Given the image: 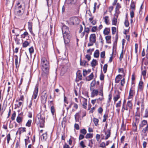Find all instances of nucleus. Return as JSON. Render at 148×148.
Wrapping results in <instances>:
<instances>
[{"instance_id":"obj_63","label":"nucleus","mask_w":148,"mask_h":148,"mask_svg":"<svg viewBox=\"0 0 148 148\" xmlns=\"http://www.w3.org/2000/svg\"><path fill=\"white\" fill-rule=\"evenodd\" d=\"M103 111V109L102 107H99L98 109V112L100 114L102 113Z\"/></svg>"},{"instance_id":"obj_40","label":"nucleus","mask_w":148,"mask_h":148,"mask_svg":"<svg viewBox=\"0 0 148 148\" xmlns=\"http://www.w3.org/2000/svg\"><path fill=\"white\" fill-rule=\"evenodd\" d=\"M93 135L92 134L88 133L85 136L86 138H92L93 137Z\"/></svg>"},{"instance_id":"obj_41","label":"nucleus","mask_w":148,"mask_h":148,"mask_svg":"<svg viewBox=\"0 0 148 148\" xmlns=\"http://www.w3.org/2000/svg\"><path fill=\"white\" fill-rule=\"evenodd\" d=\"M32 122V120H29L26 124V126L28 127H30L31 126Z\"/></svg>"},{"instance_id":"obj_39","label":"nucleus","mask_w":148,"mask_h":148,"mask_svg":"<svg viewBox=\"0 0 148 148\" xmlns=\"http://www.w3.org/2000/svg\"><path fill=\"white\" fill-rule=\"evenodd\" d=\"M51 110L53 116L54 114H55V110L53 106H51Z\"/></svg>"},{"instance_id":"obj_26","label":"nucleus","mask_w":148,"mask_h":148,"mask_svg":"<svg viewBox=\"0 0 148 148\" xmlns=\"http://www.w3.org/2000/svg\"><path fill=\"white\" fill-rule=\"evenodd\" d=\"M103 18L104 19L105 22L107 25L110 24L109 22V20L108 19L109 16H106L105 17H104Z\"/></svg>"},{"instance_id":"obj_27","label":"nucleus","mask_w":148,"mask_h":148,"mask_svg":"<svg viewBox=\"0 0 148 148\" xmlns=\"http://www.w3.org/2000/svg\"><path fill=\"white\" fill-rule=\"evenodd\" d=\"M91 66L93 67H94L97 64V62L96 60L93 59L91 63Z\"/></svg>"},{"instance_id":"obj_50","label":"nucleus","mask_w":148,"mask_h":148,"mask_svg":"<svg viewBox=\"0 0 148 148\" xmlns=\"http://www.w3.org/2000/svg\"><path fill=\"white\" fill-rule=\"evenodd\" d=\"M87 132L86 130L85 129H83L80 130V133L83 135H85Z\"/></svg>"},{"instance_id":"obj_48","label":"nucleus","mask_w":148,"mask_h":148,"mask_svg":"<svg viewBox=\"0 0 148 148\" xmlns=\"http://www.w3.org/2000/svg\"><path fill=\"white\" fill-rule=\"evenodd\" d=\"M100 90L99 92V95L101 96L102 97L103 96V87H101L100 88Z\"/></svg>"},{"instance_id":"obj_19","label":"nucleus","mask_w":148,"mask_h":148,"mask_svg":"<svg viewBox=\"0 0 148 148\" xmlns=\"http://www.w3.org/2000/svg\"><path fill=\"white\" fill-rule=\"evenodd\" d=\"M122 78L121 75L119 74L116 77L115 79V81L116 83H119L121 79Z\"/></svg>"},{"instance_id":"obj_18","label":"nucleus","mask_w":148,"mask_h":148,"mask_svg":"<svg viewBox=\"0 0 148 148\" xmlns=\"http://www.w3.org/2000/svg\"><path fill=\"white\" fill-rule=\"evenodd\" d=\"M110 28L106 27L103 30V33L105 35H108L110 33Z\"/></svg>"},{"instance_id":"obj_54","label":"nucleus","mask_w":148,"mask_h":148,"mask_svg":"<svg viewBox=\"0 0 148 148\" xmlns=\"http://www.w3.org/2000/svg\"><path fill=\"white\" fill-rule=\"evenodd\" d=\"M105 51L101 52V53L100 57L101 58H105Z\"/></svg>"},{"instance_id":"obj_12","label":"nucleus","mask_w":148,"mask_h":148,"mask_svg":"<svg viewBox=\"0 0 148 148\" xmlns=\"http://www.w3.org/2000/svg\"><path fill=\"white\" fill-rule=\"evenodd\" d=\"M15 9H22L25 10V8L22 7L21 5L20 4V2H18L16 4Z\"/></svg>"},{"instance_id":"obj_51","label":"nucleus","mask_w":148,"mask_h":148,"mask_svg":"<svg viewBox=\"0 0 148 148\" xmlns=\"http://www.w3.org/2000/svg\"><path fill=\"white\" fill-rule=\"evenodd\" d=\"M67 2L68 4H72L75 3V1L74 0H67Z\"/></svg>"},{"instance_id":"obj_53","label":"nucleus","mask_w":148,"mask_h":148,"mask_svg":"<svg viewBox=\"0 0 148 148\" xmlns=\"http://www.w3.org/2000/svg\"><path fill=\"white\" fill-rule=\"evenodd\" d=\"M124 24L126 27H128L129 25V23L128 19H125L124 22Z\"/></svg>"},{"instance_id":"obj_34","label":"nucleus","mask_w":148,"mask_h":148,"mask_svg":"<svg viewBox=\"0 0 148 148\" xmlns=\"http://www.w3.org/2000/svg\"><path fill=\"white\" fill-rule=\"evenodd\" d=\"M111 38V36H107L105 37V39L106 41V42L108 43H110L111 41H108L110 40Z\"/></svg>"},{"instance_id":"obj_5","label":"nucleus","mask_w":148,"mask_h":148,"mask_svg":"<svg viewBox=\"0 0 148 148\" xmlns=\"http://www.w3.org/2000/svg\"><path fill=\"white\" fill-rule=\"evenodd\" d=\"M62 29L63 34L70 33L69 27L64 24H63Z\"/></svg>"},{"instance_id":"obj_4","label":"nucleus","mask_w":148,"mask_h":148,"mask_svg":"<svg viewBox=\"0 0 148 148\" xmlns=\"http://www.w3.org/2000/svg\"><path fill=\"white\" fill-rule=\"evenodd\" d=\"M63 36L65 44H68L70 41L71 37L70 33L63 34Z\"/></svg>"},{"instance_id":"obj_6","label":"nucleus","mask_w":148,"mask_h":148,"mask_svg":"<svg viewBox=\"0 0 148 148\" xmlns=\"http://www.w3.org/2000/svg\"><path fill=\"white\" fill-rule=\"evenodd\" d=\"M25 10L15 9L14 12L15 15L17 16H21L23 14Z\"/></svg>"},{"instance_id":"obj_8","label":"nucleus","mask_w":148,"mask_h":148,"mask_svg":"<svg viewBox=\"0 0 148 148\" xmlns=\"http://www.w3.org/2000/svg\"><path fill=\"white\" fill-rule=\"evenodd\" d=\"M89 41L96 42V36L95 34H90L89 37Z\"/></svg>"},{"instance_id":"obj_1","label":"nucleus","mask_w":148,"mask_h":148,"mask_svg":"<svg viewBox=\"0 0 148 148\" xmlns=\"http://www.w3.org/2000/svg\"><path fill=\"white\" fill-rule=\"evenodd\" d=\"M41 64L42 65V70L43 71L45 76L46 77L49 74V63L45 58H42L41 62Z\"/></svg>"},{"instance_id":"obj_44","label":"nucleus","mask_w":148,"mask_h":148,"mask_svg":"<svg viewBox=\"0 0 148 148\" xmlns=\"http://www.w3.org/2000/svg\"><path fill=\"white\" fill-rule=\"evenodd\" d=\"M108 68V65L107 64H105L104 65L103 67V71L104 73L106 72L107 69Z\"/></svg>"},{"instance_id":"obj_45","label":"nucleus","mask_w":148,"mask_h":148,"mask_svg":"<svg viewBox=\"0 0 148 148\" xmlns=\"http://www.w3.org/2000/svg\"><path fill=\"white\" fill-rule=\"evenodd\" d=\"M77 77L80 80H81L82 79V74L81 73L79 72L77 73Z\"/></svg>"},{"instance_id":"obj_11","label":"nucleus","mask_w":148,"mask_h":148,"mask_svg":"<svg viewBox=\"0 0 148 148\" xmlns=\"http://www.w3.org/2000/svg\"><path fill=\"white\" fill-rule=\"evenodd\" d=\"M38 87L36 88L34 90L33 95V97L34 99H36L38 96Z\"/></svg>"},{"instance_id":"obj_64","label":"nucleus","mask_w":148,"mask_h":148,"mask_svg":"<svg viewBox=\"0 0 148 148\" xmlns=\"http://www.w3.org/2000/svg\"><path fill=\"white\" fill-rule=\"evenodd\" d=\"M63 148H70L69 146L66 143H65L63 146Z\"/></svg>"},{"instance_id":"obj_58","label":"nucleus","mask_w":148,"mask_h":148,"mask_svg":"<svg viewBox=\"0 0 148 148\" xmlns=\"http://www.w3.org/2000/svg\"><path fill=\"white\" fill-rule=\"evenodd\" d=\"M28 29H32V23L31 22H28Z\"/></svg>"},{"instance_id":"obj_25","label":"nucleus","mask_w":148,"mask_h":148,"mask_svg":"<svg viewBox=\"0 0 148 148\" xmlns=\"http://www.w3.org/2000/svg\"><path fill=\"white\" fill-rule=\"evenodd\" d=\"M127 106L129 107V112H130V110L132 109V104L130 101H127Z\"/></svg>"},{"instance_id":"obj_29","label":"nucleus","mask_w":148,"mask_h":148,"mask_svg":"<svg viewBox=\"0 0 148 148\" xmlns=\"http://www.w3.org/2000/svg\"><path fill=\"white\" fill-rule=\"evenodd\" d=\"M94 75L93 73H91L86 78V80L89 81L93 79Z\"/></svg>"},{"instance_id":"obj_37","label":"nucleus","mask_w":148,"mask_h":148,"mask_svg":"<svg viewBox=\"0 0 148 148\" xmlns=\"http://www.w3.org/2000/svg\"><path fill=\"white\" fill-rule=\"evenodd\" d=\"M29 45V43L27 41H25L23 43L22 45L23 47H26Z\"/></svg>"},{"instance_id":"obj_49","label":"nucleus","mask_w":148,"mask_h":148,"mask_svg":"<svg viewBox=\"0 0 148 148\" xmlns=\"http://www.w3.org/2000/svg\"><path fill=\"white\" fill-rule=\"evenodd\" d=\"M123 49H122L121 52V53L120 56L119 57V60L121 61L123 58Z\"/></svg>"},{"instance_id":"obj_31","label":"nucleus","mask_w":148,"mask_h":148,"mask_svg":"<svg viewBox=\"0 0 148 148\" xmlns=\"http://www.w3.org/2000/svg\"><path fill=\"white\" fill-rule=\"evenodd\" d=\"M120 94L119 92L117 95H116V96L114 97V102L117 101L118 100V99L120 98Z\"/></svg>"},{"instance_id":"obj_43","label":"nucleus","mask_w":148,"mask_h":148,"mask_svg":"<svg viewBox=\"0 0 148 148\" xmlns=\"http://www.w3.org/2000/svg\"><path fill=\"white\" fill-rule=\"evenodd\" d=\"M14 40L16 44L17 45H18L20 44V43L19 42V41H20V40L17 37H15L14 38Z\"/></svg>"},{"instance_id":"obj_9","label":"nucleus","mask_w":148,"mask_h":148,"mask_svg":"<svg viewBox=\"0 0 148 148\" xmlns=\"http://www.w3.org/2000/svg\"><path fill=\"white\" fill-rule=\"evenodd\" d=\"M147 121L143 120L141 121L140 122V124L139 125V127L140 129H142L145 126L147 125Z\"/></svg>"},{"instance_id":"obj_33","label":"nucleus","mask_w":148,"mask_h":148,"mask_svg":"<svg viewBox=\"0 0 148 148\" xmlns=\"http://www.w3.org/2000/svg\"><path fill=\"white\" fill-rule=\"evenodd\" d=\"M108 113H106L103 116V122H105L106 121L107 118L108 117Z\"/></svg>"},{"instance_id":"obj_47","label":"nucleus","mask_w":148,"mask_h":148,"mask_svg":"<svg viewBox=\"0 0 148 148\" xmlns=\"http://www.w3.org/2000/svg\"><path fill=\"white\" fill-rule=\"evenodd\" d=\"M130 7L131 8H132L135 10V5L134 1H132L130 5Z\"/></svg>"},{"instance_id":"obj_57","label":"nucleus","mask_w":148,"mask_h":148,"mask_svg":"<svg viewBox=\"0 0 148 148\" xmlns=\"http://www.w3.org/2000/svg\"><path fill=\"white\" fill-rule=\"evenodd\" d=\"M112 33L113 35L115 34L116 32V29L115 27H112Z\"/></svg>"},{"instance_id":"obj_2","label":"nucleus","mask_w":148,"mask_h":148,"mask_svg":"<svg viewBox=\"0 0 148 148\" xmlns=\"http://www.w3.org/2000/svg\"><path fill=\"white\" fill-rule=\"evenodd\" d=\"M45 118L43 117L40 114H38L36 119L35 123L37 125L39 124L40 127H44L45 125Z\"/></svg>"},{"instance_id":"obj_20","label":"nucleus","mask_w":148,"mask_h":148,"mask_svg":"<svg viewBox=\"0 0 148 148\" xmlns=\"http://www.w3.org/2000/svg\"><path fill=\"white\" fill-rule=\"evenodd\" d=\"M148 131V124L144 128H143L142 130V132L145 134L147 135V132Z\"/></svg>"},{"instance_id":"obj_61","label":"nucleus","mask_w":148,"mask_h":148,"mask_svg":"<svg viewBox=\"0 0 148 148\" xmlns=\"http://www.w3.org/2000/svg\"><path fill=\"white\" fill-rule=\"evenodd\" d=\"M7 143L9 144L10 140V134H8L7 136Z\"/></svg>"},{"instance_id":"obj_52","label":"nucleus","mask_w":148,"mask_h":148,"mask_svg":"<svg viewBox=\"0 0 148 148\" xmlns=\"http://www.w3.org/2000/svg\"><path fill=\"white\" fill-rule=\"evenodd\" d=\"M29 136H27V138L25 139V147H27V142L28 141V143H30V140H29Z\"/></svg>"},{"instance_id":"obj_62","label":"nucleus","mask_w":148,"mask_h":148,"mask_svg":"<svg viewBox=\"0 0 148 148\" xmlns=\"http://www.w3.org/2000/svg\"><path fill=\"white\" fill-rule=\"evenodd\" d=\"M89 31H90L89 28L88 27L86 28L85 26L84 27V32H86L87 33H88L87 34H88L89 32Z\"/></svg>"},{"instance_id":"obj_30","label":"nucleus","mask_w":148,"mask_h":148,"mask_svg":"<svg viewBox=\"0 0 148 148\" xmlns=\"http://www.w3.org/2000/svg\"><path fill=\"white\" fill-rule=\"evenodd\" d=\"M99 51L98 50H96L94 54V57L96 58H98L99 56Z\"/></svg>"},{"instance_id":"obj_13","label":"nucleus","mask_w":148,"mask_h":148,"mask_svg":"<svg viewBox=\"0 0 148 148\" xmlns=\"http://www.w3.org/2000/svg\"><path fill=\"white\" fill-rule=\"evenodd\" d=\"M47 133L46 132L45 133L43 134L41 136V139L42 141H46L47 138Z\"/></svg>"},{"instance_id":"obj_21","label":"nucleus","mask_w":148,"mask_h":148,"mask_svg":"<svg viewBox=\"0 0 148 148\" xmlns=\"http://www.w3.org/2000/svg\"><path fill=\"white\" fill-rule=\"evenodd\" d=\"M18 134L19 135H21V134L22 132H26V128L25 127H20L18 129Z\"/></svg>"},{"instance_id":"obj_55","label":"nucleus","mask_w":148,"mask_h":148,"mask_svg":"<svg viewBox=\"0 0 148 148\" xmlns=\"http://www.w3.org/2000/svg\"><path fill=\"white\" fill-rule=\"evenodd\" d=\"M16 112L15 111H14L12 114L11 118V119L12 121H14L15 120V118L16 116Z\"/></svg>"},{"instance_id":"obj_10","label":"nucleus","mask_w":148,"mask_h":148,"mask_svg":"<svg viewBox=\"0 0 148 148\" xmlns=\"http://www.w3.org/2000/svg\"><path fill=\"white\" fill-rule=\"evenodd\" d=\"M92 91L91 92V97H93L95 96H97L98 95L99 93V91L98 90L93 89L92 90Z\"/></svg>"},{"instance_id":"obj_17","label":"nucleus","mask_w":148,"mask_h":148,"mask_svg":"<svg viewBox=\"0 0 148 148\" xmlns=\"http://www.w3.org/2000/svg\"><path fill=\"white\" fill-rule=\"evenodd\" d=\"M43 94L41 96L42 100L46 101L47 99V95L46 92H45L44 91L43 92Z\"/></svg>"},{"instance_id":"obj_42","label":"nucleus","mask_w":148,"mask_h":148,"mask_svg":"<svg viewBox=\"0 0 148 148\" xmlns=\"http://www.w3.org/2000/svg\"><path fill=\"white\" fill-rule=\"evenodd\" d=\"M67 121V119H66V116H65L63 118V120L61 124L62 127H63V124H65V123Z\"/></svg>"},{"instance_id":"obj_7","label":"nucleus","mask_w":148,"mask_h":148,"mask_svg":"<svg viewBox=\"0 0 148 148\" xmlns=\"http://www.w3.org/2000/svg\"><path fill=\"white\" fill-rule=\"evenodd\" d=\"M135 93L134 88L133 86H132L130 90L128 99H130L132 98Z\"/></svg>"},{"instance_id":"obj_22","label":"nucleus","mask_w":148,"mask_h":148,"mask_svg":"<svg viewBox=\"0 0 148 148\" xmlns=\"http://www.w3.org/2000/svg\"><path fill=\"white\" fill-rule=\"evenodd\" d=\"M28 33L26 31L24 33L21 35V38L23 39L25 38L26 37L29 36Z\"/></svg>"},{"instance_id":"obj_28","label":"nucleus","mask_w":148,"mask_h":148,"mask_svg":"<svg viewBox=\"0 0 148 148\" xmlns=\"http://www.w3.org/2000/svg\"><path fill=\"white\" fill-rule=\"evenodd\" d=\"M110 131L111 130L110 129H108L107 130V132H108V133L106 134V135L105 137V140H107L110 136L111 134Z\"/></svg>"},{"instance_id":"obj_38","label":"nucleus","mask_w":148,"mask_h":148,"mask_svg":"<svg viewBox=\"0 0 148 148\" xmlns=\"http://www.w3.org/2000/svg\"><path fill=\"white\" fill-rule=\"evenodd\" d=\"M79 115L78 113H77L75 115V119L76 121H79Z\"/></svg>"},{"instance_id":"obj_60","label":"nucleus","mask_w":148,"mask_h":148,"mask_svg":"<svg viewBox=\"0 0 148 148\" xmlns=\"http://www.w3.org/2000/svg\"><path fill=\"white\" fill-rule=\"evenodd\" d=\"M143 117L147 118L148 117V110L146 109L145 111V115L143 116Z\"/></svg>"},{"instance_id":"obj_56","label":"nucleus","mask_w":148,"mask_h":148,"mask_svg":"<svg viewBox=\"0 0 148 148\" xmlns=\"http://www.w3.org/2000/svg\"><path fill=\"white\" fill-rule=\"evenodd\" d=\"M29 50L30 54H32L34 52V49L33 47H32L29 48Z\"/></svg>"},{"instance_id":"obj_14","label":"nucleus","mask_w":148,"mask_h":148,"mask_svg":"<svg viewBox=\"0 0 148 148\" xmlns=\"http://www.w3.org/2000/svg\"><path fill=\"white\" fill-rule=\"evenodd\" d=\"M115 17L113 18L112 21V25H116L117 22V19L118 17V15L116 16L114 14Z\"/></svg>"},{"instance_id":"obj_32","label":"nucleus","mask_w":148,"mask_h":148,"mask_svg":"<svg viewBox=\"0 0 148 148\" xmlns=\"http://www.w3.org/2000/svg\"><path fill=\"white\" fill-rule=\"evenodd\" d=\"M87 99H85L83 101L82 106L83 108L84 109L86 108V106L87 105Z\"/></svg>"},{"instance_id":"obj_46","label":"nucleus","mask_w":148,"mask_h":148,"mask_svg":"<svg viewBox=\"0 0 148 148\" xmlns=\"http://www.w3.org/2000/svg\"><path fill=\"white\" fill-rule=\"evenodd\" d=\"M104 75L103 74L102 70H101V73L100 75V79L101 80H103L104 79Z\"/></svg>"},{"instance_id":"obj_59","label":"nucleus","mask_w":148,"mask_h":148,"mask_svg":"<svg viewBox=\"0 0 148 148\" xmlns=\"http://www.w3.org/2000/svg\"><path fill=\"white\" fill-rule=\"evenodd\" d=\"M15 64L16 66V68L17 69L19 66V64H18V60L17 59H15Z\"/></svg>"},{"instance_id":"obj_35","label":"nucleus","mask_w":148,"mask_h":148,"mask_svg":"<svg viewBox=\"0 0 148 148\" xmlns=\"http://www.w3.org/2000/svg\"><path fill=\"white\" fill-rule=\"evenodd\" d=\"M96 84V81L95 79L93 80L90 84V91H92V88H91L92 87L94 86Z\"/></svg>"},{"instance_id":"obj_3","label":"nucleus","mask_w":148,"mask_h":148,"mask_svg":"<svg viewBox=\"0 0 148 148\" xmlns=\"http://www.w3.org/2000/svg\"><path fill=\"white\" fill-rule=\"evenodd\" d=\"M66 24L69 25H72L78 24L79 21L78 18L76 16H73L70 18L69 21H66Z\"/></svg>"},{"instance_id":"obj_23","label":"nucleus","mask_w":148,"mask_h":148,"mask_svg":"<svg viewBox=\"0 0 148 148\" xmlns=\"http://www.w3.org/2000/svg\"><path fill=\"white\" fill-rule=\"evenodd\" d=\"M121 8V6L120 5L119 3H117L116 4V8H115V12L117 14L119 13V9L120 8Z\"/></svg>"},{"instance_id":"obj_24","label":"nucleus","mask_w":148,"mask_h":148,"mask_svg":"<svg viewBox=\"0 0 148 148\" xmlns=\"http://www.w3.org/2000/svg\"><path fill=\"white\" fill-rule=\"evenodd\" d=\"M143 82L142 81H140L138 86V89H140L141 90H142L143 89Z\"/></svg>"},{"instance_id":"obj_16","label":"nucleus","mask_w":148,"mask_h":148,"mask_svg":"<svg viewBox=\"0 0 148 148\" xmlns=\"http://www.w3.org/2000/svg\"><path fill=\"white\" fill-rule=\"evenodd\" d=\"M87 62L85 60H83L82 61L81 58L80 59V65L84 66L85 67L86 66V65H87V66H88V64L87 63Z\"/></svg>"},{"instance_id":"obj_36","label":"nucleus","mask_w":148,"mask_h":148,"mask_svg":"<svg viewBox=\"0 0 148 148\" xmlns=\"http://www.w3.org/2000/svg\"><path fill=\"white\" fill-rule=\"evenodd\" d=\"M93 121L95 125L97 126L99 121V120L97 118H94L93 119Z\"/></svg>"},{"instance_id":"obj_15","label":"nucleus","mask_w":148,"mask_h":148,"mask_svg":"<svg viewBox=\"0 0 148 148\" xmlns=\"http://www.w3.org/2000/svg\"><path fill=\"white\" fill-rule=\"evenodd\" d=\"M20 114L23 115V112H21ZM20 114H19L18 115ZM23 117H21L19 116H18L16 119V121L18 123H21L23 121Z\"/></svg>"}]
</instances>
